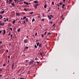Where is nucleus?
Segmentation results:
<instances>
[{
	"mask_svg": "<svg viewBox=\"0 0 79 79\" xmlns=\"http://www.w3.org/2000/svg\"><path fill=\"white\" fill-rule=\"evenodd\" d=\"M48 17L49 19H52V18H53V16L52 15H48Z\"/></svg>",
	"mask_w": 79,
	"mask_h": 79,
	"instance_id": "1",
	"label": "nucleus"
},
{
	"mask_svg": "<svg viewBox=\"0 0 79 79\" xmlns=\"http://www.w3.org/2000/svg\"><path fill=\"white\" fill-rule=\"evenodd\" d=\"M4 24H5V23H2V21H0V26H4Z\"/></svg>",
	"mask_w": 79,
	"mask_h": 79,
	"instance_id": "2",
	"label": "nucleus"
},
{
	"mask_svg": "<svg viewBox=\"0 0 79 79\" xmlns=\"http://www.w3.org/2000/svg\"><path fill=\"white\" fill-rule=\"evenodd\" d=\"M23 42L24 43H26L28 42V41L27 40L25 39V40H24L23 41Z\"/></svg>",
	"mask_w": 79,
	"mask_h": 79,
	"instance_id": "3",
	"label": "nucleus"
},
{
	"mask_svg": "<svg viewBox=\"0 0 79 79\" xmlns=\"http://www.w3.org/2000/svg\"><path fill=\"white\" fill-rule=\"evenodd\" d=\"M14 65H15V64L14 63L12 64V66L11 67V69H13V68L14 67Z\"/></svg>",
	"mask_w": 79,
	"mask_h": 79,
	"instance_id": "4",
	"label": "nucleus"
},
{
	"mask_svg": "<svg viewBox=\"0 0 79 79\" xmlns=\"http://www.w3.org/2000/svg\"><path fill=\"white\" fill-rule=\"evenodd\" d=\"M23 3L24 4H26V5H29V3H28V2H26L25 1Z\"/></svg>",
	"mask_w": 79,
	"mask_h": 79,
	"instance_id": "5",
	"label": "nucleus"
},
{
	"mask_svg": "<svg viewBox=\"0 0 79 79\" xmlns=\"http://www.w3.org/2000/svg\"><path fill=\"white\" fill-rule=\"evenodd\" d=\"M12 2H13L12 0H9V3H8V4H9V5H10V3H11Z\"/></svg>",
	"mask_w": 79,
	"mask_h": 79,
	"instance_id": "6",
	"label": "nucleus"
},
{
	"mask_svg": "<svg viewBox=\"0 0 79 79\" xmlns=\"http://www.w3.org/2000/svg\"><path fill=\"white\" fill-rule=\"evenodd\" d=\"M4 13H5V10H3L0 12L1 14H3Z\"/></svg>",
	"mask_w": 79,
	"mask_h": 79,
	"instance_id": "7",
	"label": "nucleus"
},
{
	"mask_svg": "<svg viewBox=\"0 0 79 79\" xmlns=\"http://www.w3.org/2000/svg\"><path fill=\"white\" fill-rule=\"evenodd\" d=\"M11 5L13 6H15V5H14V2H13L12 3Z\"/></svg>",
	"mask_w": 79,
	"mask_h": 79,
	"instance_id": "8",
	"label": "nucleus"
},
{
	"mask_svg": "<svg viewBox=\"0 0 79 79\" xmlns=\"http://www.w3.org/2000/svg\"><path fill=\"white\" fill-rule=\"evenodd\" d=\"M38 2H38V1H35L34 2V3H38Z\"/></svg>",
	"mask_w": 79,
	"mask_h": 79,
	"instance_id": "9",
	"label": "nucleus"
},
{
	"mask_svg": "<svg viewBox=\"0 0 79 79\" xmlns=\"http://www.w3.org/2000/svg\"><path fill=\"white\" fill-rule=\"evenodd\" d=\"M36 44H37V46H39V45H40V43L38 42L37 43H36Z\"/></svg>",
	"mask_w": 79,
	"mask_h": 79,
	"instance_id": "10",
	"label": "nucleus"
},
{
	"mask_svg": "<svg viewBox=\"0 0 79 79\" xmlns=\"http://www.w3.org/2000/svg\"><path fill=\"white\" fill-rule=\"evenodd\" d=\"M3 31H4V32L3 33V35H4V34H5V32H6V31H5V30H3Z\"/></svg>",
	"mask_w": 79,
	"mask_h": 79,
	"instance_id": "11",
	"label": "nucleus"
},
{
	"mask_svg": "<svg viewBox=\"0 0 79 79\" xmlns=\"http://www.w3.org/2000/svg\"><path fill=\"white\" fill-rule=\"evenodd\" d=\"M34 7H35V9H37V6L36 4H35L34 6Z\"/></svg>",
	"mask_w": 79,
	"mask_h": 79,
	"instance_id": "12",
	"label": "nucleus"
},
{
	"mask_svg": "<svg viewBox=\"0 0 79 79\" xmlns=\"http://www.w3.org/2000/svg\"><path fill=\"white\" fill-rule=\"evenodd\" d=\"M33 63H34V60H32V61L30 62V64H32Z\"/></svg>",
	"mask_w": 79,
	"mask_h": 79,
	"instance_id": "13",
	"label": "nucleus"
},
{
	"mask_svg": "<svg viewBox=\"0 0 79 79\" xmlns=\"http://www.w3.org/2000/svg\"><path fill=\"white\" fill-rule=\"evenodd\" d=\"M21 28H19V29H18V30H17V31L18 32H20V31H21L20 30Z\"/></svg>",
	"mask_w": 79,
	"mask_h": 79,
	"instance_id": "14",
	"label": "nucleus"
},
{
	"mask_svg": "<svg viewBox=\"0 0 79 79\" xmlns=\"http://www.w3.org/2000/svg\"><path fill=\"white\" fill-rule=\"evenodd\" d=\"M64 6H65V4H63V5H62V8H64Z\"/></svg>",
	"mask_w": 79,
	"mask_h": 79,
	"instance_id": "15",
	"label": "nucleus"
},
{
	"mask_svg": "<svg viewBox=\"0 0 79 79\" xmlns=\"http://www.w3.org/2000/svg\"><path fill=\"white\" fill-rule=\"evenodd\" d=\"M6 21H8V19H7L6 20H4V22H6Z\"/></svg>",
	"mask_w": 79,
	"mask_h": 79,
	"instance_id": "16",
	"label": "nucleus"
},
{
	"mask_svg": "<svg viewBox=\"0 0 79 79\" xmlns=\"http://www.w3.org/2000/svg\"><path fill=\"white\" fill-rule=\"evenodd\" d=\"M39 46L40 47H42V44H40L39 45Z\"/></svg>",
	"mask_w": 79,
	"mask_h": 79,
	"instance_id": "17",
	"label": "nucleus"
},
{
	"mask_svg": "<svg viewBox=\"0 0 79 79\" xmlns=\"http://www.w3.org/2000/svg\"><path fill=\"white\" fill-rule=\"evenodd\" d=\"M44 7L45 8H47V4H45L44 5Z\"/></svg>",
	"mask_w": 79,
	"mask_h": 79,
	"instance_id": "18",
	"label": "nucleus"
},
{
	"mask_svg": "<svg viewBox=\"0 0 79 79\" xmlns=\"http://www.w3.org/2000/svg\"><path fill=\"white\" fill-rule=\"evenodd\" d=\"M12 23H13V24H15V20L13 21V22H12Z\"/></svg>",
	"mask_w": 79,
	"mask_h": 79,
	"instance_id": "19",
	"label": "nucleus"
},
{
	"mask_svg": "<svg viewBox=\"0 0 79 79\" xmlns=\"http://www.w3.org/2000/svg\"><path fill=\"white\" fill-rule=\"evenodd\" d=\"M13 37V35H10V37L11 38V39H13V37Z\"/></svg>",
	"mask_w": 79,
	"mask_h": 79,
	"instance_id": "20",
	"label": "nucleus"
},
{
	"mask_svg": "<svg viewBox=\"0 0 79 79\" xmlns=\"http://www.w3.org/2000/svg\"><path fill=\"white\" fill-rule=\"evenodd\" d=\"M47 31H46L45 32V33H44V35H46V34H47Z\"/></svg>",
	"mask_w": 79,
	"mask_h": 79,
	"instance_id": "21",
	"label": "nucleus"
},
{
	"mask_svg": "<svg viewBox=\"0 0 79 79\" xmlns=\"http://www.w3.org/2000/svg\"><path fill=\"white\" fill-rule=\"evenodd\" d=\"M35 21V19H34V18L32 20V22H34V21Z\"/></svg>",
	"mask_w": 79,
	"mask_h": 79,
	"instance_id": "22",
	"label": "nucleus"
},
{
	"mask_svg": "<svg viewBox=\"0 0 79 79\" xmlns=\"http://www.w3.org/2000/svg\"><path fill=\"white\" fill-rule=\"evenodd\" d=\"M16 15H17V16H19V13H16Z\"/></svg>",
	"mask_w": 79,
	"mask_h": 79,
	"instance_id": "23",
	"label": "nucleus"
},
{
	"mask_svg": "<svg viewBox=\"0 0 79 79\" xmlns=\"http://www.w3.org/2000/svg\"><path fill=\"white\" fill-rule=\"evenodd\" d=\"M51 34V33H48V35H50Z\"/></svg>",
	"mask_w": 79,
	"mask_h": 79,
	"instance_id": "24",
	"label": "nucleus"
},
{
	"mask_svg": "<svg viewBox=\"0 0 79 79\" xmlns=\"http://www.w3.org/2000/svg\"><path fill=\"white\" fill-rule=\"evenodd\" d=\"M37 35V33L36 32V33H35V36H36Z\"/></svg>",
	"mask_w": 79,
	"mask_h": 79,
	"instance_id": "25",
	"label": "nucleus"
},
{
	"mask_svg": "<svg viewBox=\"0 0 79 79\" xmlns=\"http://www.w3.org/2000/svg\"><path fill=\"white\" fill-rule=\"evenodd\" d=\"M44 35L42 34L41 35V36L43 38L44 37Z\"/></svg>",
	"mask_w": 79,
	"mask_h": 79,
	"instance_id": "26",
	"label": "nucleus"
},
{
	"mask_svg": "<svg viewBox=\"0 0 79 79\" xmlns=\"http://www.w3.org/2000/svg\"><path fill=\"white\" fill-rule=\"evenodd\" d=\"M26 16H24L23 18V19H26Z\"/></svg>",
	"mask_w": 79,
	"mask_h": 79,
	"instance_id": "27",
	"label": "nucleus"
},
{
	"mask_svg": "<svg viewBox=\"0 0 79 79\" xmlns=\"http://www.w3.org/2000/svg\"><path fill=\"white\" fill-rule=\"evenodd\" d=\"M35 48H37V45H35Z\"/></svg>",
	"mask_w": 79,
	"mask_h": 79,
	"instance_id": "28",
	"label": "nucleus"
},
{
	"mask_svg": "<svg viewBox=\"0 0 79 79\" xmlns=\"http://www.w3.org/2000/svg\"><path fill=\"white\" fill-rule=\"evenodd\" d=\"M42 21H44V19H41Z\"/></svg>",
	"mask_w": 79,
	"mask_h": 79,
	"instance_id": "29",
	"label": "nucleus"
},
{
	"mask_svg": "<svg viewBox=\"0 0 79 79\" xmlns=\"http://www.w3.org/2000/svg\"><path fill=\"white\" fill-rule=\"evenodd\" d=\"M52 5H54V2H52Z\"/></svg>",
	"mask_w": 79,
	"mask_h": 79,
	"instance_id": "30",
	"label": "nucleus"
},
{
	"mask_svg": "<svg viewBox=\"0 0 79 79\" xmlns=\"http://www.w3.org/2000/svg\"><path fill=\"white\" fill-rule=\"evenodd\" d=\"M27 49L28 48V47H25V49Z\"/></svg>",
	"mask_w": 79,
	"mask_h": 79,
	"instance_id": "31",
	"label": "nucleus"
},
{
	"mask_svg": "<svg viewBox=\"0 0 79 79\" xmlns=\"http://www.w3.org/2000/svg\"><path fill=\"white\" fill-rule=\"evenodd\" d=\"M26 21L27 22L28 21V19L27 18L26 19Z\"/></svg>",
	"mask_w": 79,
	"mask_h": 79,
	"instance_id": "32",
	"label": "nucleus"
},
{
	"mask_svg": "<svg viewBox=\"0 0 79 79\" xmlns=\"http://www.w3.org/2000/svg\"><path fill=\"white\" fill-rule=\"evenodd\" d=\"M0 19H2V15H0Z\"/></svg>",
	"mask_w": 79,
	"mask_h": 79,
	"instance_id": "33",
	"label": "nucleus"
},
{
	"mask_svg": "<svg viewBox=\"0 0 79 79\" xmlns=\"http://www.w3.org/2000/svg\"><path fill=\"white\" fill-rule=\"evenodd\" d=\"M33 13H34V12H30V14H33Z\"/></svg>",
	"mask_w": 79,
	"mask_h": 79,
	"instance_id": "34",
	"label": "nucleus"
},
{
	"mask_svg": "<svg viewBox=\"0 0 79 79\" xmlns=\"http://www.w3.org/2000/svg\"><path fill=\"white\" fill-rule=\"evenodd\" d=\"M50 24H52L53 23V22L52 21H51L50 22Z\"/></svg>",
	"mask_w": 79,
	"mask_h": 79,
	"instance_id": "35",
	"label": "nucleus"
},
{
	"mask_svg": "<svg viewBox=\"0 0 79 79\" xmlns=\"http://www.w3.org/2000/svg\"><path fill=\"white\" fill-rule=\"evenodd\" d=\"M40 55L42 57L43 56V55H42V53H41Z\"/></svg>",
	"mask_w": 79,
	"mask_h": 79,
	"instance_id": "36",
	"label": "nucleus"
},
{
	"mask_svg": "<svg viewBox=\"0 0 79 79\" xmlns=\"http://www.w3.org/2000/svg\"><path fill=\"white\" fill-rule=\"evenodd\" d=\"M24 10L25 11H27V9H24Z\"/></svg>",
	"mask_w": 79,
	"mask_h": 79,
	"instance_id": "37",
	"label": "nucleus"
},
{
	"mask_svg": "<svg viewBox=\"0 0 79 79\" xmlns=\"http://www.w3.org/2000/svg\"><path fill=\"white\" fill-rule=\"evenodd\" d=\"M5 66V64H4L3 65V66L4 67V66Z\"/></svg>",
	"mask_w": 79,
	"mask_h": 79,
	"instance_id": "38",
	"label": "nucleus"
},
{
	"mask_svg": "<svg viewBox=\"0 0 79 79\" xmlns=\"http://www.w3.org/2000/svg\"><path fill=\"white\" fill-rule=\"evenodd\" d=\"M2 44V42L0 41V45H1V44Z\"/></svg>",
	"mask_w": 79,
	"mask_h": 79,
	"instance_id": "39",
	"label": "nucleus"
},
{
	"mask_svg": "<svg viewBox=\"0 0 79 79\" xmlns=\"http://www.w3.org/2000/svg\"><path fill=\"white\" fill-rule=\"evenodd\" d=\"M56 5H57V6H59V7L60 5H59V4H57Z\"/></svg>",
	"mask_w": 79,
	"mask_h": 79,
	"instance_id": "40",
	"label": "nucleus"
},
{
	"mask_svg": "<svg viewBox=\"0 0 79 79\" xmlns=\"http://www.w3.org/2000/svg\"><path fill=\"white\" fill-rule=\"evenodd\" d=\"M30 73V71H28V74H29Z\"/></svg>",
	"mask_w": 79,
	"mask_h": 79,
	"instance_id": "41",
	"label": "nucleus"
},
{
	"mask_svg": "<svg viewBox=\"0 0 79 79\" xmlns=\"http://www.w3.org/2000/svg\"><path fill=\"white\" fill-rule=\"evenodd\" d=\"M36 5L37 6H39V4H36Z\"/></svg>",
	"mask_w": 79,
	"mask_h": 79,
	"instance_id": "42",
	"label": "nucleus"
},
{
	"mask_svg": "<svg viewBox=\"0 0 79 79\" xmlns=\"http://www.w3.org/2000/svg\"><path fill=\"white\" fill-rule=\"evenodd\" d=\"M20 71V69H19V70L18 71V73H19V71Z\"/></svg>",
	"mask_w": 79,
	"mask_h": 79,
	"instance_id": "43",
	"label": "nucleus"
},
{
	"mask_svg": "<svg viewBox=\"0 0 79 79\" xmlns=\"http://www.w3.org/2000/svg\"><path fill=\"white\" fill-rule=\"evenodd\" d=\"M63 14L61 16L62 18H63Z\"/></svg>",
	"mask_w": 79,
	"mask_h": 79,
	"instance_id": "44",
	"label": "nucleus"
},
{
	"mask_svg": "<svg viewBox=\"0 0 79 79\" xmlns=\"http://www.w3.org/2000/svg\"><path fill=\"white\" fill-rule=\"evenodd\" d=\"M36 63H38V64H39V62L37 61H36Z\"/></svg>",
	"mask_w": 79,
	"mask_h": 79,
	"instance_id": "45",
	"label": "nucleus"
},
{
	"mask_svg": "<svg viewBox=\"0 0 79 79\" xmlns=\"http://www.w3.org/2000/svg\"><path fill=\"white\" fill-rule=\"evenodd\" d=\"M61 4H62V2H61L60 3V5H61Z\"/></svg>",
	"mask_w": 79,
	"mask_h": 79,
	"instance_id": "46",
	"label": "nucleus"
},
{
	"mask_svg": "<svg viewBox=\"0 0 79 79\" xmlns=\"http://www.w3.org/2000/svg\"><path fill=\"white\" fill-rule=\"evenodd\" d=\"M11 34L10 33V32H9V34H8V35H10Z\"/></svg>",
	"mask_w": 79,
	"mask_h": 79,
	"instance_id": "47",
	"label": "nucleus"
},
{
	"mask_svg": "<svg viewBox=\"0 0 79 79\" xmlns=\"http://www.w3.org/2000/svg\"><path fill=\"white\" fill-rule=\"evenodd\" d=\"M10 29L11 30V31H12V28H10Z\"/></svg>",
	"mask_w": 79,
	"mask_h": 79,
	"instance_id": "48",
	"label": "nucleus"
},
{
	"mask_svg": "<svg viewBox=\"0 0 79 79\" xmlns=\"http://www.w3.org/2000/svg\"><path fill=\"white\" fill-rule=\"evenodd\" d=\"M8 0H6V3H8Z\"/></svg>",
	"mask_w": 79,
	"mask_h": 79,
	"instance_id": "49",
	"label": "nucleus"
},
{
	"mask_svg": "<svg viewBox=\"0 0 79 79\" xmlns=\"http://www.w3.org/2000/svg\"><path fill=\"white\" fill-rule=\"evenodd\" d=\"M6 52H8V49L6 50Z\"/></svg>",
	"mask_w": 79,
	"mask_h": 79,
	"instance_id": "50",
	"label": "nucleus"
},
{
	"mask_svg": "<svg viewBox=\"0 0 79 79\" xmlns=\"http://www.w3.org/2000/svg\"><path fill=\"white\" fill-rule=\"evenodd\" d=\"M38 41H39V40H37L36 41V42H38Z\"/></svg>",
	"mask_w": 79,
	"mask_h": 79,
	"instance_id": "51",
	"label": "nucleus"
},
{
	"mask_svg": "<svg viewBox=\"0 0 79 79\" xmlns=\"http://www.w3.org/2000/svg\"><path fill=\"white\" fill-rule=\"evenodd\" d=\"M19 79H24V78H21Z\"/></svg>",
	"mask_w": 79,
	"mask_h": 79,
	"instance_id": "52",
	"label": "nucleus"
},
{
	"mask_svg": "<svg viewBox=\"0 0 79 79\" xmlns=\"http://www.w3.org/2000/svg\"><path fill=\"white\" fill-rule=\"evenodd\" d=\"M55 24H54L53 25V27L55 26Z\"/></svg>",
	"mask_w": 79,
	"mask_h": 79,
	"instance_id": "53",
	"label": "nucleus"
},
{
	"mask_svg": "<svg viewBox=\"0 0 79 79\" xmlns=\"http://www.w3.org/2000/svg\"><path fill=\"white\" fill-rule=\"evenodd\" d=\"M35 65H36L35 64H34V65H32V67H33L34 66H35Z\"/></svg>",
	"mask_w": 79,
	"mask_h": 79,
	"instance_id": "54",
	"label": "nucleus"
},
{
	"mask_svg": "<svg viewBox=\"0 0 79 79\" xmlns=\"http://www.w3.org/2000/svg\"><path fill=\"white\" fill-rule=\"evenodd\" d=\"M8 58H10V56H8Z\"/></svg>",
	"mask_w": 79,
	"mask_h": 79,
	"instance_id": "55",
	"label": "nucleus"
},
{
	"mask_svg": "<svg viewBox=\"0 0 79 79\" xmlns=\"http://www.w3.org/2000/svg\"><path fill=\"white\" fill-rule=\"evenodd\" d=\"M48 11H49H49H50V10H48Z\"/></svg>",
	"mask_w": 79,
	"mask_h": 79,
	"instance_id": "56",
	"label": "nucleus"
},
{
	"mask_svg": "<svg viewBox=\"0 0 79 79\" xmlns=\"http://www.w3.org/2000/svg\"><path fill=\"white\" fill-rule=\"evenodd\" d=\"M2 75H0V77H2Z\"/></svg>",
	"mask_w": 79,
	"mask_h": 79,
	"instance_id": "57",
	"label": "nucleus"
},
{
	"mask_svg": "<svg viewBox=\"0 0 79 79\" xmlns=\"http://www.w3.org/2000/svg\"><path fill=\"white\" fill-rule=\"evenodd\" d=\"M28 60H26V62H28Z\"/></svg>",
	"mask_w": 79,
	"mask_h": 79,
	"instance_id": "58",
	"label": "nucleus"
},
{
	"mask_svg": "<svg viewBox=\"0 0 79 79\" xmlns=\"http://www.w3.org/2000/svg\"><path fill=\"white\" fill-rule=\"evenodd\" d=\"M58 10H60V8L59 7H58Z\"/></svg>",
	"mask_w": 79,
	"mask_h": 79,
	"instance_id": "59",
	"label": "nucleus"
},
{
	"mask_svg": "<svg viewBox=\"0 0 79 79\" xmlns=\"http://www.w3.org/2000/svg\"><path fill=\"white\" fill-rule=\"evenodd\" d=\"M1 32H2V31L0 30V33H1Z\"/></svg>",
	"mask_w": 79,
	"mask_h": 79,
	"instance_id": "60",
	"label": "nucleus"
},
{
	"mask_svg": "<svg viewBox=\"0 0 79 79\" xmlns=\"http://www.w3.org/2000/svg\"><path fill=\"white\" fill-rule=\"evenodd\" d=\"M62 20H64V18H62Z\"/></svg>",
	"mask_w": 79,
	"mask_h": 79,
	"instance_id": "61",
	"label": "nucleus"
},
{
	"mask_svg": "<svg viewBox=\"0 0 79 79\" xmlns=\"http://www.w3.org/2000/svg\"><path fill=\"white\" fill-rule=\"evenodd\" d=\"M63 2H65V0H63Z\"/></svg>",
	"mask_w": 79,
	"mask_h": 79,
	"instance_id": "62",
	"label": "nucleus"
},
{
	"mask_svg": "<svg viewBox=\"0 0 79 79\" xmlns=\"http://www.w3.org/2000/svg\"><path fill=\"white\" fill-rule=\"evenodd\" d=\"M27 38H28V36H27Z\"/></svg>",
	"mask_w": 79,
	"mask_h": 79,
	"instance_id": "63",
	"label": "nucleus"
},
{
	"mask_svg": "<svg viewBox=\"0 0 79 79\" xmlns=\"http://www.w3.org/2000/svg\"><path fill=\"white\" fill-rule=\"evenodd\" d=\"M43 16H44V14H43Z\"/></svg>",
	"mask_w": 79,
	"mask_h": 79,
	"instance_id": "64",
	"label": "nucleus"
}]
</instances>
